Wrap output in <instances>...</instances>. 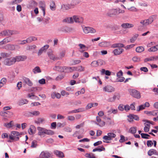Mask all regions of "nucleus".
I'll return each mask as SVG.
<instances>
[{
  "instance_id": "obj_1",
  "label": "nucleus",
  "mask_w": 158,
  "mask_h": 158,
  "mask_svg": "<svg viewBox=\"0 0 158 158\" xmlns=\"http://www.w3.org/2000/svg\"><path fill=\"white\" fill-rule=\"evenodd\" d=\"M37 129L38 131V135L40 136L44 135V134L51 135H54L55 133L52 130L47 129L40 127H38Z\"/></svg>"
},
{
  "instance_id": "obj_2",
  "label": "nucleus",
  "mask_w": 158,
  "mask_h": 158,
  "mask_svg": "<svg viewBox=\"0 0 158 158\" xmlns=\"http://www.w3.org/2000/svg\"><path fill=\"white\" fill-rule=\"evenodd\" d=\"M156 17V15H152L150 16L148 19L141 20L140 23L143 26H147L151 24Z\"/></svg>"
},
{
  "instance_id": "obj_3",
  "label": "nucleus",
  "mask_w": 158,
  "mask_h": 158,
  "mask_svg": "<svg viewBox=\"0 0 158 158\" xmlns=\"http://www.w3.org/2000/svg\"><path fill=\"white\" fill-rule=\"evenodd\" d=\"M116 136V135L113 133L110 132L107 133V135H105L103 137V142L104 143H108L109 141L112 140Z\"/></svg>"
},
{
  "instance_id": "obj_4",
  "label": "nucleus",
  "mask_w": 158,
  "mask_h": 158,
  "mask_svg": "<svg viewBox=\"0 0 158 158\" xmlns=\"http://www.w3.org/2000/svg\"><path fill=\"white\" fill-rule=\"evenodd\" d=\"M17 34V31L14 30H6L3 31L0 33V35L4 36H9Z\"/></svg>"
},
{
  "instance_id": "obj_5",
  "label": "nucleus",
  "mask_w": 158,
  "mask_h": 158,
  "mask_svg": "<svg viewBox=\"0 0 158 158\" xmlns=\"http://www.w3.org/2000/svg\"><path fill=\"white\" fill-rule=\"evenodd\" d=\"M3 62L5 65L10 66L15 63V59L14 57H12L5 59Z\"/></svg>"
},
{
  "instance_id": "obj_6",
  "label": "nucleus",
  "mask_w": 158,
  "mask_h": 158,
  "mask_svg": "<svg viewBox=\"0 0 158 158\" xmlns=\"http://www.w3.org/2000/svg\"><path fill=\"white\" fill-rule=\"evenodd\" d=\"M83 30L85 34L94 33L96 32V31L94 29L89 27H85L83 28Z\"/></svg>"
},
{
  "instance_id": "obj_7",
  "label": "nucleus",
  "mask_w": 158,
  "mask_h": 158,
  "mask_svg": "<svg viewBox=\"0 0 158 158\" xmlns=\"http://www.w3.org/2000/svg\"><path fill=\"white\" fill-rule=\"evenodd\" d=\"M69 71L72 72L74 71H77L79 72H83L85 70V68L82 66H79L77 67H70L68 68Z\"/></svg>"
},
{
  "instance_id": "obj_8",
  "label": "nucleus",
  "mask_w": 158,
  "mask_h": 158,
  "mask_svg": "<svg viewBox=\"0 0 158 158\" xmlns=\"http://www.w3.org/2000/svg\"><path fill=\"white\" fill-rule=\"evenodd\" d=\"M39 6L42 11L43 16L44 17L45 15V10L46 5L44 1H40L39 2Z\"/></svg>"
},
{
  "instance_id": "obj_9",
  "label": "nucleus",
  "mask_w": 158,
  "mask_h": 158,
  "mask_svg": "<svg viewBox=\"0 0 158 158\" xmlns=\"http://www.w3.org/2000/svg\"><path fill=\"white\" fill-rule=\"evenodd\" d=\"M130 93L132 96L135 98L139 99L141 98V95L139 92L135 89L130 90Z\"/></svg>"
},
{
  "instance_id": "obj_10",
  "label": "nucleus",
  "mask_w": 158,
  "mask_h": 158,
  "mask_svg": "<svg viewBox=\"0 0 158 158\" xmlns=\"http://www.w3.org/2000/svg\"><path fill=\"white\" fill-rule=\"evenodd\" d=\"M123 75V72L121 70L117 73V78L116 79V81L117 82H122L124 81L125 78L122 77Z\"/></svg>"
},
{
  "instance_id": "obj_11",
  "label": "nucleus",
  "mask_w": 158,
  "mask_h": 158,
  "mask_svg": "<svg viewBox=\"0 0 158 158\" xmlns=\"http://www.w3.org/2000/svg\"><path fill=\"white\" fill-rule=\"evenodd\" d=\"M107 15L110 17L118 15V9H111L109 10L107 13Z\"/></svg>"
},
{
  "instance_id": "obj_12",
  "label": "nucleus",
  "mask_w": 158,
  "mask_h": 158,
  "mask_svg": "<svg viewBox=\"0 0 158 158\" xmlns=\"http://www.w3.org/2000/svg\"><path fill=\"white\" fill-rule=\"evenodd\" d=\"M96 121H95L94 123L100 127H102L105 125V122L101 120L99 116H97L96 117Z\"/></svg>"
},
{
  "instance_id": "obj_13",
  "label": "nucleus",
  "mask_w": 158,
  "mask_h": 158,
  "mask_svg": "<svg viewBox=\"0 0 158 158\" xmlns=\"http://www.w3.org/2000/svg\"><path fill=\"white\" fill-rule=\"evenodd\" d=\"M73 21L75 23H82L83 22V18L80 16L77 15H74L73 16Z\"/></svg>"
},
{
  "instance_id": "obj_14",
  "label": "nucleus",
  "mask_w": 158,
  "mask_h": 158,
  "mask_svg": "<svg viewBox=\"0 0 158 158\" xmlns=\"http://www.w3.org/2000/svg\"><path fill=\"white\" fill-rule=\"evenodd\" d=\"M103 90L104 92L111 93L114 91V88L111 85H107L103 88Z\"/></svg>"
},
{
  "instance_id": "obj_15",
  "label": "nucleus",
  "mask_w": 158,
  "mask_h": 158,
  "mask_svg": "<svg viewBox=\"0 0 158 158\" xmlns=\"http://www.w3.org/2000/svg\"><path fill=\"white\" fill-rule=\"evenodd\" d=\"M69 67H67L65 66L61 67L60 66H55L53 68L54 70L60 72H63L64 70L68 69L69 71L68 68Z\"/></svg>"
},
{
  "instance_id": "obj_16",
  "label": "nucleus",
  "mask_w": 158,
  "mask_h": 158,
  "mask_svg": "<svg viewBox=\"0 0 158 158\" xmlns=\"http://www.w3.org/2000/svg\"><path fill=\"white\" fill-rule=\"evenodd\" d=\"M150 124H152V123L148 120L146 121V122L144 123L145 127L143 130L145 132H147L149 131L150 127Z\"/></svg>"
},
{
  "instance_id": "obj_17",
  "label": "nucleus",
  "mask_w": 158,
  "mask_h": 158,
  "mask_svg": "<svg viewBox=\"0 0 158 158\" xmlns=\"http://www.w3.org/2000/svg\"><path fill=\"white\" fill-rule=\"evenodd\" d=\"M48 56L49 58L53 61H55L56 60H60L61 58L58 57H56L53 54L52 52H49L48 53Z\"/></svg>"
},
{
  "instance_id": "obj_18",
  "label": "nucleus",
  "mask_w": 158,
  "mask_h": 158,
  "mask_svg": "<svg viewBox=\"0 0 158 158\" xmlns=\"http://www.w3.org/2000/svg\"><path fill=\"white\" fill-rule=\"evenodd\" d=\"M17 47L19 48H20L19 46L18 45H14L13 44H8L6 45L5 46V48L6 50H14L15 49V47Z\"/></svg>"
},
{
  "instance_id": "obj_19",
  "label": "nucleus",
  "mask_w": 158,
  "mask_h": 158,
  "mask_svg": "<svg viewBox=\"0 0 158 158\" xmlns=\"http://www.w3.org/2000/svg\"><path fill=\"white\" fill-rule=\"evenodd\" d=\"M124 50L123 49L118 48H116L113 50L112 53H114L115 56H117L121 54L123 52Z\"/></svg>"
},
{
  "instance_id": "obj_20",
  "label": "nucleus",
  "mask_w": 158,
  "mask_h": 158,
  "mask_svg": "<svg viewBox=\"0 0 158 158\" xmlns=\"http://www.w3.org/2000/svg\"><path fill=\"white\" fill-rule=\"evenodd\" d=\"M15 59V62L16 61H23L26 60L27 57L25 55L16 56L14 57Z\"/></svg>"
},
{
  "instance_id": "obj_21",
  "label": "nucleus",
  "mask_w": 158,
  "mask_h": 158,
  "mask_svg": "<svg viewBox=\"0 0 158 158\" xmlns=\"http://www.w3.org/2000/svg\"><path fill=\"white\" fill-rule=\"evenodd\" d=\"M38 5V3L33 0H31L27 6L28 8L30 9H32L36 7Z\"/></svg>"
},
{
  "instance_id": "obj_22",
  "label": "nucleus",
  "mask_w": 158,
  "mask_h": 158,
  "mask_svg": "<svg viewBox=\"0 0 158 158\" xmlns=\"http://www.w3.org/2000/svg\"><path fill=\"white\" fill-rule=\"evenodd\" d=\"M51 156V154L48 152H42L39 156V158H48Z\"/></svg>"
},
{
  "instance_id": "obj_23",
  "label": "nucleus",
  "mask_w": 158,
  "mask_h": 158,
  "mask_svg": "<svg viewBox=\"0 0 158 158\" xmlns=\"http://www.w3.org/2000/svg\"><path fill=\"white\" fill-rule=\"evenodd\" d=\"M36 131V128L33 125H31L28 130L29 134L30 135L34 134Z\"/></svg>"
},
{
  "instance_id": "obj_24",
  "label": "nucleus",
  "mask_w": 158,
  "mask_h": 158,
  "mask_svg": "<svg viewBox=\"0 0 158 158\" xmlns=\"http://www.w3.org/2000/svg\"><path fill=\"white\" fill-rule=\"evenodd\" d=\"M121 26L122 27L124 28H130L133 27L134 25L132 24L125 23L122 24Z\"/></svg>"
},
{
  "instance_id": "obj_25",
  "label": "nucleus",
  "mask_w": 158,
  "mask_h": 158,
  "mask_svg": "<svg viewBox=\"0 0 158 158\" xmlns=\"http://www.w3.org/2000/svg\"><path fill=\"white\" fill-rule=\"evenodd\" d=\"M78 46L79 47V51L81 52H83L88 49V48L82 44H79Z\"/></svg>"
},
{
  "instance_id": "obj_26",
  "label": "nucleus",
  "mask_w": 158,
  "mask_h": 158,
  "mask_svg": "<svg viewBox=\"0 0 158 158\" xmlns=\"http://www.w3.org/2000/svg\"><path fill=\"white\" fill-rule=\"evenodd\" d=\"M24 82L29 86H31L33 85L32 82L28 78L24 77L23 78Z\"/></svg>"
},
{
  "instance_id": "obj_27",
  "label": "nucleus",
  "mask_w": 158,
  "mask_h": 158,
  "mask_svg": "<svg viewBox=\"0 0 158 158\" xmlns=\"http://www.w3.org/2000/svg\"><path fill=\"white\" fill-rule=\"evenodd\" d=\"M127 117L130 119V120H128L130 122L133 121V119L137 121L139 119V117L137 115L134 114H130Z\"/></svg>"
},
{
  "instance_id": "obj_28",
  "label": "nucleus",
  "mask_w": 158,
  "mask_h": 158,
  "mask_svg": "<svg viewBox=\"0 0 158 158\" xmlns=\"http://www.w3.org/2000/svg\"><path fill=\"white\" fill-rule=\"evenodd\" d=\"M45 119L43 118H39L35 121V123L37 124H44L45 123Z\"/></svg>"
},
{
  "instance_id": "obj_29",
  "label": "nucleus",
  "mask_w": 158,
  "mask_h": 158,
  "mask_svg": "<svg viewBox=\"0 0 158 158\" xmlns=\"http://www.w3.org/2000/svg\"><path fill=\"white\" fill-rule=\"evenodd\" d=\"M49 47L48 45H46L41 48L38 52V55L40 56L42 54L43 52L45 49H47Z\"/></svg>"
},
{
  "instance_id": "obj_30",
  "label": "nucleus",
  "mask_w": 158,
  "mask_h": 158,
  "mask_svg": "<svg viewBox=\"0 0 158 158\" xmlns=\"http://www.w3.org/2000/svg\"><path fill=\"white\" fill-rule=\"evenodd\" d=\"M148 154L150 156H151L153 154L158 155V152L155 149H152L149 150L148 151Z\"/></svg>"
},
{
  "instance_id": "obj_31",
  "label": "nucleus",
  "mask_w": 158,
  "mask_h": 158,
  "mask_svg": "<svg viewBox=\"0 0 158 158\" xmlns=\"http://www.w3.org/2000/svg\"><path fill=\"white\" fill-rule=\"evenodd\" d=\"M54 153L56 155L60 158H63L64 157V155L63 152L61 151L56 150L54 151Z\"/></svg>"
},
{
  "instance_id": "obj_32",
  "label": "nucleus",
  "mask_w": 158,
  "mask_h": 158,
  "mask_svg": "<svg viewBox=\"0 0 158 158\" xmlns=\"http://www.w3.org/2000/svg\"><path fill=\"white\" fill-rule=\"evenodd\" d=\"M63 22H65L69 23H73V16L72 17H67L63 20Z\"/></svg>"
},
{
  "instance_id": "obj_33",
  "label": "nucleus",
  "mask_w": 158,
  "mask_h": 158,
  "mask_svg": "<svg viewBox=\"0 0 158 158\" xmlns=\"http://www.w3.org/2000/svg\"><path fill=\"white\" fill-rule=\"evenodd\" d=\"M124 47V45L123 44L120 43L114 44H112L111 46V47L112 48H121Z\"/></svg>"
},
{
  "instance_id": "obj_34",
  "label": "nucleus",
  "mask_w": 158,
  "mask_h": 158,
  "mask_svg": "<svg viewBox=\"0 0 158 158\" xmlns=\"http://www.w3.org/2000/svg\"><path fill=\"white\" fill-rule=\"evenodd\" d=\"M28 102V101L25 99H22L20 100L18 102V104L19 106H22L25 104H27Z\"/></svg>"
},
{
  "instance_id": "obj_35",
  "label": "nucleus",
  "mask_w": 158,
  "mask_h": 158,
  "mask_svg": "<svg viewBox=\"0 0 158 158\" xmlns=\"http://www.w3.org/2000/svg\"><path fill=\"white\" fill-rule=\"evenodd\" d=\"M158 50V44L153 46L148 49L149 52H155Z\"/></svg>"
},
{
  "instance_id": "obj_36",
  "label": "nucleus",
  "mask_w": 158,
  "mask_h": 158,
  "mask_svg": "<svg viewBox=\"0 0 158 158\" xmlns=\"http://www.w3.org/2000/svg\"><path fill=\"white\" fill-rule=\"evenodd\" d=\"M37 40V38L34 36H30L26 40L27 43H30L32 41H35Z\"/></svg>"
},
{
  "instance_id": "obj_37",
  "label": "nucleus",
  "mask_w": 158,
  "mask_h": 158,
  "mask_svg": "<svg viewBox=\"0 0 158 158\" xmlns=\"http://www.w3.org/2000/svg\"><path fill=\"white\" fill-rule=\"evenodd\" d=\"M105 148L103 147V146H99L96 148H95L93 149V152H95L96 151L101 152L102 151L105 150Z\"/></svg>"
},
{
  "instance_id": "obj_38",
  "label": "nucleus",
  "mask_w": 158,
  "mask_h": 158,
  "mask_svg": "<svg viewBox=\"0 0 158 158\" xmlns=\"http://www.w3.org/2000/svg\"><path fill=\"white\" fill-rule=\"evenodd\" d=\"M157 59H158V56L156 57L154 56H151L149 57L145 58L144 60V62H146L154 60H156Z\"/></svg>"
},
{
  "instance_id": "obj_39",
  "label": "nucleus",
  "mask_w": 158,
  "mask_h": 158,
  "mask_svg": "<svg viewBox=\"0 0 158 158\" xmlns=\"http://www.w3.org/2000/svg\"><path fill=\"white\" fill-rule=\"evenodd\" d=\"M32 71L34 74L40 73L41 72L40 68L38 66H36L33 69Z\"/></svg>"
},
{
  "instance_id": "obj_40",
  "label": "nucleus",
  "mask_w": 158,
  "mask_h": 158,
  "mask_svg": "<svg viewBox=\"0 0 158 158\" xmlns=\"http://www.w3.org/2000/svg\"><path fill=\"white\" fill-rule=\"evenodd\" d=\"M9 139L11 140L16 141L19 139V138L18 137H16L15 135H12L10 133V135L9 136Z\"/></svg>"
},
{
  "instance_id": "obj_41",
  "label": "nucleus",
  "mask_w": 158,
  "mask_h": 158,
  "mask_svg": "<svg viewBox=\"0 0 158 158\" xmlns=\"http://www.w3.org/2000/svg\"><path fill=\"white\" fill-rule=\"evenodd\" d=\"M50 7L51 10L54 11L56 10V6L55 2L54 1H52L50 3Z\"/></svg>"
},
{
  "instance_id": "obj_42",
  "label": "nucleus",
  "mask_w": 158,
  "mask_h": 158,
  "mask_svg": "<svg viewBox=\"0 0 158 158\" xmlns=\"http://www.w3.org/2000/svg\"><path fill=\"white\" fill-rule=\"evenodd\" d=\"M61 9L63 11L68 10L69 9V6L68 4H62L61 6Z\"/></svg>"
},
{
  "instance_id": "obj_43",
  "label": "nucleus",
  "mask_w": 158,
  "mask_h": 158,
  "mask_svg": "<svg viewBox=\"0 0 158 158\" xmlns=\"http://www.w3.org/2000/svg\"><path fill=\"white\" fill-rule=\"evenodd\" d=\"M135 50L137 52H141L144 50V48L142 46H139L136 48Z\"/></svg>"
},
{
  "instance_id": "obj_44",
  "label": "nucleus",
  "mask_w": 158,
  "mask_h": 158,
  "mask_svg": "<svg viewBox=\"0 0 158 158\" xmlns=\"http://www.w3.org/2000/svg\"><path fill=\"white\" fill-rule=\"evenodd\" d=\"M118 112V110L117 109H114L112 108H110L108 111V113L113 114H116Z\"/></svg>"
},
{
  "instance_id": "obj_45",
  "label": "nucleus",
  "mask_w": 158,
  "mask_h": 158,
  "mask_svg": "<svg viewBox=\"0 0 158 158\" xmlns=\"http://www.w3.org/2000/svg\"><path fill=\"white\" fill-rule=\"evenodd\" d=\"M13 121H11L9 123H6L4 124V125L8 128H10L12 127L13 126L12 123Z\"/></svg>"
},
{
  "instance_id": "obj_46",
  "label": "nucleus",
  "mask_w": 158,
  "mask_h": 158,
  "mask_svg": "<svg viewBox=\"0 0 158 158\" xmlns=\"http://www.w3.org/2000/svg\"><path fill=\"white\" fill-rule=\"evenodd\" d=\"M5 44L11 42L12 41V39L11 37H8L5 38L3 39Z\"/></svg>"
},
{
  "instance_id": "obj_47",
  "label": "nucleus",
  "mask_w": 158,
  "mask_h": 158,
  "mask_svg": "<svg viewBox=\"0 0 158 158\" xmlns=\"http://www.w3.org/2000/svg\"><path fill=\"white\" fill-rule=\"evenodd\" d=\"M138 34H135V35L130 39V42L131 43H133L136 40L138 36Z\"/></svg>"
},
{
  "instance_id": "obj_48",
  "label": "nucleus",
  "mask_w": 158,
  "mask_h": 158,
  "mask_svg": "<svg viewBox=\"0 0 158 158\" xmlns=\"http://www.w3.org/2000/svg\"><path fill=\"white\" fill-rule=\"evenodd\" d=\"M1 56L2 57L4 58H7L10 56V55L6 52H2L0 54Z\"/></svg>"
},
{
  "instance_id": "obj_49",
  "label": "nucleus",
  "mask_w": 158,
  "mask_h": 158,
  "mask_svg": "<svg viewBox=\"0 0 158 158\" xmlns=\"http://www.w3.org/2000/svg\"><path fill=\"white\" fill-rule=\"evenodd\" d=\"M129 131L131 133L134 134L136 132V127H131Z\"/></svg>"
},
{
  "instance_id": "obj_50",
  "label": "nucleus",
  "mask_w": 158,
  "mask_h": 158,
  "mask_svg": "<svg viewBox=\"0 0 158 158\" xmlns=\"http://www.w3.org/2000/svg\"><path fill=\"white\" fill-rule=\"evenodd\" d=\"M141 135L142 138L145 139H148V137L150 136V135L148 134L144 133H141Z\"/></svg>"
},
{
  "instance_id": "obj_51",
  "label": "nucleus",
  "mask_w": 158,
  "mask_h": 158,
  "mask_svg": "<svg viewBox=\"0 0 158 158\" xmlns=\"http://www.w3.org/2000/svg\"><path fill=\"white\" fill-rule=\"evenodd\" d=\"M85 156L86 157L89 158H96L93 153H87L85 154Z\"/></svg>"
},
{
  "instance_id": "obj_52",
  "label": "nucleus",
  "mask_w": 158,
  "mask_h": 158,
  "mask_svg": "<svg viewBox=\"0 0 158 158\" xmlns=\"http://www.w3.org/2000/svg\"><path fill=\"white\" fill-rule=\"evenodd\" d=\"M36 48V46L35 45L28 46L27 48V50H31L32 49H34Z\"/></svg>"
},
{
  "instance_id": "obj_53",
  "label": "nucleus",
  "mask_w": 158,
  "mask_h": 158,
  "mask_svg": "<svg viewBox=\"0 0 158 158\" xmlns=\"http://www.w3.org/2000/svg\"><path fill=\"white\" fill-rule=\"evenodd\" d=\"M145 107L144 105H141L139 106L136 109V110L137 111H139L140 110H142L145 108Z\"/></svg>"
},
{
  "instance_id": "obj_54",
  "label": "nucleus",
  "mask_w": 158,
  "mask_h": 158,
  "mask_svg": "<svg viewBox=\"0 0 158 158\" xmlns=\"http://www.w3.org/2000/svg\"><path fill=\"white\" fill-rule=\"evenodd\" d=\"M91 66L94 67H97L98 66V64L97 61H93L91 63Z\"/></svg>"
},
{
  "instance_id": "obj_55",
  "label": "nucleus",
  "mask_w": 158,
  "mask_h": 158,
  "mask_svg": "<svg viewBox=\"0 0 158 158\" xmlns=\"http://www.w3.org/2000/svg\"><path fill=\"white\" fill-rule=\"evenodd\" d=\"M37 145V142L36 140H33L31 143V147L32 148H36Z\"/></svg>"
},
{
  "instance_id": "obj_56",
  "label": "nucleus",
  "mask_w": 158,
  "mask_h": 158,
  "mask_svg": "<svg viewBox=\"0 0 158 158\" xmlns=\"http://www.w3.org/2000/svg\"><path fill=\"white\" fill-rule=\"evenodd\" d=\"M149 116L153 115L156 116L155 110H154L152 111L148 112L146 113Z\"/></svg>"
},
{
  "instance_id": "obj_57",
  "label": "nucleus",
  "mask_w": 158,
  "mask_h": 158,
  "mask_svg": "<svg viewBox=\"0 0 158 158\" xmlns=\"http://www.w3.org/2000/svg\"><path fill=\"white\" fill-rule=\"evenodd\" d=\"M134 62H139L140 61V58L138 56H134L132 58Z\"/></svg>"
},
{
  "instance_id": "obj_58",
  "label": "nucleus",
  "mask_w": 158,
  "mask_h": 158,
  "mask_svg": "<svg viewBox=\"0 0 158 158\" xmlns=\"http://www.w3.org/2000/svg\"><path fill=\"white\" fill-rule=\"evenodd\" d=\"M66 125V123H58L57 124V126L59 127H63Z\"/></svg>"
},
{
  "instance_id": "obj_59",
  "label": "nucleus",
  "mask_w": 158,
  "mask_h": 158,
  "mask_svg": "<svg viewBox=\"0 0 158 158\" xmlns=\"http://www.w3.org/2000/svg\"><path fill=\"white\" fill-rule=\"evenodd\" d=\"M75 113L81 112L85 111V109L84 108H80L74 110Z\"/></svg>"
},
{
  "instance_id": "obj_60",
  "label": "nucleus",
  "mask_w": 158,
  "mask_h": 158,
  "mask_svg": "<svg viewBox=\"0 0 158 158\" xmlns=\"http://www.w3.org/2000/svg\"><path fill=\"white\" fill-rule=\"evenodd\" d=\"M4 114H7V115L6 116L8 117L11 116L13 115V113L12 112L9 111H6L4 112Z\"/></svg>"
},
{
  "instance_id": "obj_61",
  "label": "nucleus",
  "mask_w": 158,
  "mask_h": 158,
  "mask_svg": "<svg viewBox=\"0 0 158 158\" xmlns=\"http://www.w3.org/2000/svg\"><path fill=\"white\" fill-rule=\"evenodd\" d=\"M81 61L79 60H75L73 61V65H76L80 63Z\"/></svg>"
},
{
  "instance_id": "obj_62",
  "label": "nucleus",
  "mask_w": 158,
  "mask_h": 158,
  "mask_svg": "<svg viewBox=\"0 0 158 158\" xmlns=\"http://www.w3.org/2000/svg\"><path fill=\"white\" fill-rule=\"evenodd\" d=\"M64 78V76L62 74H60L56 78V81H60L62 79Z\"/></svg>"
},
{
  "instance_id": "obj_63",
  "label": "nucleus",
  "mask_w": 158,
  "mask_h": 158,
  "mask_svg": "<svg viewBox=\"0 0 158 158\" xmlns=\"http://www.w3.org/2000/svg\"><path fill=\"white\" fill-rule=\"evenodd\" d=\"M98 66H101L104 64V61L102 60H97Z\"/></svg>"
},
{
  "instance_id": "obj_64",
  "label": "nucleus",
  "mask_w": 158,
  "mask_h": 158,
  "mask_svg": "<svg viewBox=\"0 0 158 158\" xmlns=\"http://www.w3.org/2000/svg\"><path fill=\"white\" fill-rule=\"evenodd\" d=\"M6 81H7L5 77H3L1 79L0 82L3 85H5L6 84Z\"/></svg>"
}]
</instances>
